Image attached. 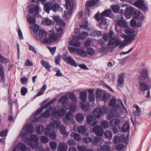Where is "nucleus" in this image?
<instances>
[{
    "label": "nucleus",
    "instance_id": "46",
    "mask_svg": "<svg viewBox=\"0 0 151 151\" xmlns=\"http://www.w3.org/2000/svg\"><path fill=\"white\" fill-rule=\"evenodd\" d=\"M111 7L112 12L115 13H117L120 9L119 7L116 5H112Z\"/></svg>",
    "mask_w": 151,
    "mask_h": 151
},
{
    "label": "nucleus",
    "instance_id": "43",
    "mask_svg": "<svg viewBox=\"0 0 151 151\" xmlns=\"http://www.w3.org/2000/svg\"><path fill=\"white\" fill-rule=\"evenodd\" d=\"M86 128L83 126H80L78 129V132L82 134H84L86 131Z\"/></svg>",
    "mask_w": 151,
    "mask_h": 151
},
{
    "label": "nucleus",
    "instance_id": "31",
    "mask_svg": "<svg viewBox=\"0 0 151 151\" xmlns=\"http://www.w3.org/2000/svg\"><path fill=\"white\" fill-rule=\"evenodd\" d=\"M0 75L2 81L4 83L5 82V76L4 68L1 64L0 65Z\"/></svg>",
    "mask_w": 151,
    "mask_h": 151
},
{
    "label": "nucleus",
    "instance_id": "37",
    "mask_svg": "<svg viewBox=\"0 0 151 151\" xmlns=\"http://www.w3.org/2000/svg\"><path fill=\"white\" fill-rule=\"evenodd\" d=\"M42 22L44 24L47 25H50L54 23L52 20L47 18L43 19L42 20Z\"/></svg>",
    "mask_w": 151,
    "mask_h": 151
},
{
    "label": "nucleus",
    "instance_id": "12",
    "mask_svg": "<svg viewBox=\"0 0 151 151\" xmlns=\"http://www.w3.org/2000/svg\"><path fill=\"white\" fill-rule=\"evenodd\" d=\"M51 108L50 107L48 109H47L45 112L43 114H42L40 116L36 118L35 121L36 122H38L40 121L41 120V117L45 118H47L50 116V111L51 110Z\"/></svg>",
    "mask_w": 151,
    "mask_h": 151
},
{
    "label": "nucleus",
    "instance_id": "29",
    "mask_svg": "<svg viewBox=\"0 0 151 151\" xmlns=\"http://www.w3.org/2000/svg\"><path fill=\"white\" fill-rule=\"evenodd\" d=\"M16 147L18 150L22 151H24L27 148L26 146L22 143H18Z\"/></svg>",
    "mask_w": 151,
    "mask_h": 151
},
{
    "label": "nucleus",
    "instance_id": "62",
    "mask_svg": "<svg viewBox=\"0 0 151 151\" xmlns=\"http://www.w3.org/2000/svg\"><path fill=\"white\" fill-rule=\"evenodd\" d=\"M100 109H101L102 115L107 113L108 110V108L105 106H103L101 108H100Z\"/></svg>",
    "mask_w": 151,
    "mask_h": 151
},
{
    "label": "nucleus",
    "instance_id": "35",
    "mask_svg": "<svg viewBox=\"0 0 151 151\" xmlns=\"http://www.w3.org/2000/svg\"><path fill=\"white\" fill-rule=\"evenodd\" d=\"M53 129L51 128L50 125L47 126V127L45 129H44L43 134L47 136H49L50 134V132Z\"/></svg>",
    "mask_w": 151,
    "mask_h": 151
},
{
    "label": "nucleus",
    "instance_id": "55",
    "mask_svg": "<svg viewBox=\"0 0 151 151\" xmlns=\"http://www.w3.org/2000/svg\"><path fill=\"white\" fill-rule=\"evenodd\" d=\"M43 127L41 126L37 127L36 129V132L39 134L43 133Z\"/></svg>",
    "mask_w": 151,
    "mask_h": 151
},
{
    "label": "nucleus",
    "instance_id": "44",
    "mask_svg": "<svg viewBox=\"0 0 151 151\" xmlns=\"http://www.w3.org/2000/svg\"><path fill=\"white\" fill-rule=\"evenodd\" d=\"M50 147L51 150L55 151L57 147V144L54 141H51L49 142Z\"/></svg>",
    "mask_w": 151,
    "mask_h": 151
},
{
    "label": "nucleus",
    "instance_id": "59",
    "mask_svg": "<svg viewBox=\"0 0 151 151\" xmlns=\"http://www.w3.org/2000/svg\"><path fill=\"white\" fill-rule=\"evenodd\" d=\"M116 99H112L110 101L109 103V105L110 106L114 107L116 106Z\"/></svg>",
    "mask_w": 151,
    "mask_h": 151
},
{
    "label": "nucleus",
    "instance_id": "3",
    "mask_svg": "<svg viewBox=\"0 0 151 151\" xmlns=\"http://www.w3.org/2000/svg\"><path fill=\"white\" fill-rule=\"evenodd\" d=\"M34 131V127L31 124H26L21 132V136L23 137L25 135L29 133H32Z\"/></svg>",
    "mask_w": 151,
    "mask_h": 151
},
{
    "label": "nucleus",
    "instance_id": "11",
    "mask_svg": "<svg viewBox=\"0 0 151 151\" xmlns=\"http://www.w3.org/2000/svg\"><path fill=\"white\" fill-rule=\"evenodd\" d=\"M32 7L29 10V13L31 14L34 13V16H36L38 14L40 9L38 5L37 4H32Z\"/></svg>",
    "mask_w": 151,
    "mask_h": 151
},
{
    "label": "nucleus",
    "instance_id": "6",
    "mask_svg": "<svg viewBox=\"0 0 151 151\" xmlns=\"http://www.w3.org/2000/svg\"><path fill=\"white\" fill-rule=\"evenodd\" d=\"M67 109L66 107H63L57 110L55 109L52 111V115L56 117H61L64 115Z\"/></svg>",
    "mask_w": 151,
    "mask_h": 151
},
{
    "label": "nucleus",
    "instance_id": "13",
    "mask_svg": "<svg viewBox=\"0 0 151 151\" xmlns=\"http://www.w3.org/2000/svg\"><path fill=\"white\" fill-rule=\"evenodd\" d=\"M141 74L140 77L138 78V80L145 81L148 78L147 69L146 68L142 69L141 71Z\"/></svg>",
    "mask_w": 151,
    "mask_h": 151
},
{
    "label": "nucleus",
    "instance_id": "60",
    "mask_svg": "<svg viewBox=\"0 0 151 151\" xmlns=\"http://www.w3.org/2000/svg\"><path fill=\"white\" fill-rule=\"evenodd\" d=\"M35 18L33 17H30L27 19L28 22L31 24H35Z\"/></svg>",
    "mask_w": 151,
    "mask_h": 151
},
{
    "label": "nucleus",
    "instance_id": "25",
    "mask_svg": "<svg viewBox=\"0 0 151 151\" xmlns=\"http://www.w3.org/2000/svg\"><path fill=\"white\" fill-rule=\"evenodd\" d=\"M97 1L95 0H91L87 1L86 2V6L87 9H88L90 7L97 4Z\"/></svg>",
    "mask_w": 151,
    "mask_h": 151
},
{
    "label": "nucleus",
    "instance_id": "22",
    "mask_svg": "<svg viewBox=\"0 0 151 151\" xmlns=\"http://www.w3.org/2000/svg\"><path fill=\"white\" fill-rule=\"evenodd\" d=\"M61 34L60 33L55 34L52 33L49 36V37L51 39L53 42H55L58 40L60 38Z\"/></svg>",
    "mask_w": 151,
    "mask_h": 151
},
{
    "label": "nucleus",
    "instance_id": "4",
    "mask_svg": "<svg viewBox=\"0 0 151 151\" xmlns=\"http://www.w3.org/2000/svg\"><path fill=\"white\" fill-rule=\"evenodd\" d=\"M134 5L140 9L143 12H145L148 10L147 5L143 0H138L134 3Z\"/></svg>",
    "mask_w": 151,
    "mask_h": 151
},
{
    "label": "nucleus",
    "instance_id": "17",
    "mask_svg": "<svg viewBox=\"0 0 151 151\" xmlns=\"http://www.w3.org/2000/svg\"><path fill=\"white\" fill-rule=\"evenodd\" d=\"M134 12V9L132 7H128L126 9L124 16L127 19H129L131 17L132 15Z\"/></svg>",
    "mask_w": 151,
    "mask_h": 151
},
{
    "label": "nucleus",
    "instance_id": "61",
    "mask_svg": "<svg viewBox=\"0 0 151 151\" xmlns=\"http://www.w3.org/2000/svg\"><path fill=\"white\" fill-rule=\"evenodd\" d=\"M9 61V60L2 56L0 54V62L2 63H7Z\"/></svg>",
    "mask_w": 151,
    "mask_h": 151
},
{
    "label": "nucleus",
    "instance_id": "5",
    "mask_svg": "<svg viewBox=\"0 0 151 151\" xmlns=\"http://www.w3.org/2000/svg\"><path fill=\"white\" fill-rule=\"evenodd\" d=\"M96 95L97 98L105 102H106L109 98V94L103 91L97 90L96 91Z\"/></svg>",
    "mask_w": 151,
    "mask_h": 151
},
{
    "label": "nucleus",
    "instance_id": "26",
    "mask_svg": "<svg viewBox=\"0 0 151 151\" xmlns=\"http://www.w3.org/2000/svg\"><path fill=\"white\" fill-rule=\"evenodd\" d=\"M76 52L79 56L83 57H85L87 55L86 50L82 49H77Z\"/></svg>",
    "mask_w": 151,
    "mask_h": 151
},
{
    "label": "nucleus",
    "instance_id": "64",
    "mask_svg": "<svg viewBox=\"0 0 151 151\" xmlns=\"http://www.w3.org/2000/svg\"><path fill=\"white\" fill-rule=\"evenodd\" d=\"M124 145L122 144H119L116 146V149L118 151H121L122 150L124 147Z\"/></svg>",
    "mask_w": 151,
    "mask_h": 151
},
{
    "label": "nucleus",
    "instance_id": "51",
    "mask_svg": "<svg viewBox=\"0 0 151 151\" xmlns=\"http://www.w3.org/2000/svg\"><path fill=\"white\" fill-rule=\"evenodd\" d=\"M101 125L103 128L106 129L109 127V123L107 121L104 120L101 122Z\"/></svg>",
    "mask_w": 151,
    "mask_h": 151
},
{
    "label": "nucleus",
    "instance_id": "7",
    "mask_svg": "<svg viewBox=\"0 0 151 151\" xmlns=\"http://www.w3.org/2000/svg\"><path fill=\"white\" fill-rule=\"evenodd\" d=\"M128 35V39L130 41L133 40L134 37H136L137 34H135V31L134 29L130 28L127 29L124 31Z\"/></svg>",
    "mask_w": 151,
    "mask_h": 151
},
{
    "label": "nucleus",
    "instance_id": "19",
    "mask_svg": "<svg viewBox=\"0 0 151 151\" xmlns=\"http://www.w3.org/2000/svg\"><path fill=\"white\" fill-rule=\"evenodd\" d=\"M93 131L99 136H102L104 133L102 129L99 126H97L94 127L93 129Z\"/></svg>",
    "mask_w": 151,
    "mask_h": 151
},
{
    "label": "nucleus",
    "instance_id": "9",
    "mask_svg": "<svg viewBox=\"0 0 151 151\" xmlns=\"http://www.w3.org/2000/svg\"><path fill=\"white\" fill-rule=\"evenodd\" d=\"M125 74L121 73L118 75L117 85L118 88H123L124 86V78Z\"/></svg>",
    "mask_w": 151,
    "mask_h": 151
},
{
    "label": "nucleus",
    "instance_id": "45",
    "mask_svg": "<svg viewBox=\"0 0 151 151\" xmlns=\"http://www.w3.org/2000/svg\"><path fill=\"white\" fill-rule=\"evenodd\" d=\"M101 140V138L99 137H96L92 141V143L94 145H96L98 143L100 142Z\"/></svg>",
    "mask_w": 151,
    "mask_h": 151
},
{
    "label": "nucleus",
    "instance_id": "48",
    "mask_svg": "<svg viewBox=\"0 0 151 151\" xmlns=\"http://www.w3.org/2000/svg\"><path fill=\"white\" fill-rule=\"evenodd\" d=\"M69 99L74 103H76V97L73 93L69 94Z\"/></svg>",
    "mask_w": 151,
    "mask_h": 151
},
{
    "label": "nucleus",
    "instance_id": "42",
    "mask_svg": "<svg viewBox=\"0 0 151 151\" xmlns=\"http://www.w3.org/2000/svg\"><path fill=\"white\" fill-rule=\"evenodd\" d=\"M56 100V99H55L49 102L48 103L45 104L43 106L41 107V110H43L44 109L47 108L51 105Z\"/></svg>",
    "mask_w": 151,
    "mask_h": 151
},
{
    "label": "nucleus",
    "instance_id": "1",
    "mask_svg": "<svg viewBox=\"0 0 151 151\" xmlns=\"http://www.w3.org/2000/svg\"><path fill=\"white\" fill-rule=\"evenodd\" d=\"M30 139L34 142L32 143L29 141V138H26L25 140V143L30 146L32 148L35 149L38 145L39 139L38 137L35 135L32 134L30 135Z\"/></svg>",
    "mask_w": 151,
    "mask_h": 151
},
{
    "label": "nucleus",
    "instance_id": "53",
    "mask_svg": "<svg viewBox=\"0 0 151 151\" xmlns=\"http://www.w3.org/2000/svg\"><path fill=\"white\" fill-rule=\"evenodd\" d=\"M73 114L70 112H68L65 115L66 119L68 121L70 120L73 118Z\"/></svg>",
    "mask_w": 151,
    "mask_h": 151
},
{
    "label": "nucleus",
    "instance_id": "23",
    "mask_svg": "<svg viewBox=\"0 0 151 151\" xmlns=\"http://www.w3.org/2000/svg\"><path fill=\"white\" fill-rule=\"evenodd\" d=\"M67 145L66 144L60 142L59 143L58 146V151H67Z\"/></svg>",
    "mask_w": 151,
    "mask_h": 151
},
{
    "label": "nucleus",
    "instance_id": "41",
    "mask_svg": "<svg viewBox=\"0 0 151 151\" xmlns=\"http://www.w3.org/2000/svg\"><path fill=\"white\" fill-rule=\"evenodd\" d=\"M70 136H73V137L74 138L76 141H81V137L78 134L76 133H71L70 134Z\"/></svg>",
    "mask_w": 151,
    "mask_h": 151
},
{
    "label": "nucleus",
    "instance_id": "52",
    "mask_svg": "<svg viewBox=\"0 0 151 151\" xmlns=\"http://www.w3.org/2000/svg\"><path fill=\"white\" fill-rule=\"evenodd\" d=\"M129 129V126L128 124L126 123L122 127V130L123 132H127Z\"/></svg>",
    "mask_w": 151,
    "mask_h": 151
},
{
    "label": "nucleus",
    "instance_id": "14",
    "mask_svg": "<svg viewBox=\"0 0 151 151\" xmlns=\"http://www.w3.org/2000/svg\"><path fill=\"white\" fill-rule=\"evenodd\" d=\"M133 17L141 21H143L145 19V17L143 14L139 11L134 12L133 14Z\"/></svg>",
    "mask_w": 151,
    "mask_h": 151
},
{
    "label": "nucleus",
    "instance_id": "36",
    "mask_svg": "<svg viewBox=\"0 0 151 151\" xmlns=\"http://www.w3.org/2000/svg\"><path fill=\"white\" fill-rule=\"evenodd\" d=\"M85 102H82L81 104V109L84 111H88L90 108V104L88 103H86L84 104Z\"/></svg>",
    "mask_w": 151,
    "mask_h": 151
},
{
    "label": "nucleus",
    "instance_id": "32",
    "mask_svg": "<svg viewBox=\"0 0 151 151\" xmlns=\"http://www.w3.org/2000/svg\"><path fill=\"white\" fill-rule=\"evenodd\" d=\"M65 62L72 65L74 66V67H76L77 66L74 60L70 56L67 57V59Z\"/></svg>",
    "mask_w": 151,
    "mask_h": 151
},
{
    "label": "nucleus",
    "instance_id": "18",
    "mask_svg": "<svg viewBox=\"0 0 151 151\" xmlns=\"http://www.w3.org/2000/svg\"><path fill=\"white\" fill-rule=\"evenodd\" d=\"M127 139L125 138V135H121L120 137L118 136H116L114 137L113 139V141L114 143L117 144L120 141L122 142H126Z\"/></svg>",
    "mask_w": 151,
    "mask_h": 151
},
{
    "label": "nucleus",
    "instance_id": "40",
    "mask_svg": "<svg viewBox=\"0 0 151 151\" xmlns=\"http://www.w3.org/2000/svg\"><path fill=\"white\" fill-rule=\"evenodd\" d=\"M87 96L86 93L85 91L81 92L80 94V99L82 101V102H85Z\"/></svg>",
    "mask_w": 151,
    "mask_h": 151
},
{
    "label": "nucleus",
    "instance_id": "24",
    "mask_svg": "<svg viewBox=\"0 0 151 151\" xmlns=\"http://www.w3.org/2000/svg\"><path fill=\"white\" fill-rule=\"evenodd\" d=\"M120 122V120L118 118L114 119L111 121L110 125L112 127H115L117 126Z\"/></svg>",
    "mask_w": 151,
    "mask_h": 151
},
{
    "label": "nucleus",
    "instance_id": "15",
    "mask_svg": "<svg viewBox=\"0 0 151 151\" xmlns=\"http://www.w3.org/2000/svg\"><path fill=\"white\" fill-rule=\"evenodd\" d=\"M119 20H118L116 23L117 25L122 28L125 27L127 26L125 20H124L123 17L122 15L119 16L118 17Z\"/></svg>",
    "mask_w": 151,
    "mask_h": 151
},
{
    "label": "nucleus",
    "instance_id": "58",
    "mask_svg": "<svg viewBox=\"0 0 151 151\" xmlns=\"http://www.w3.org/2000/svg\"><path fill=\"white\" fill-rule=\"evenodd\" d=\"M41 64L42 65L47 69H50L51 67V66L48 63L45 61L44 60L42 61Z\"/></svg>",
    "mask_w": 151,
    "mask_h": 151
},
{
    "label": "nucleus",
    "instance_id": "57",
    "mask_svg": "<svg viewBox=\"0 0 151 151\" xmlns=\"http://www.w3.org/2000/svg\"><path fill=\"white\" fill-rule=\"evenodd\" d=\"M33 32L34 33V35H36V33L39 29V26L36 24H34L32 26Z\"/></svg>",
    "mask_w": 151,
    "mask_h": 151
},
{
    "label": "nucleus",
    "instance_id": "21",
    "mask_svg": "<svg viewBox=\"0 0 151 151\" xmlns=\"http://www.w3.org/2000/svg\"><path fill=\"white\" fill-rule=\"evenodd\" d=\"M139 86V89L142 91L147 90L148 89V86L145 83L143 82L142 81H138Z\"/></svg>",
    "mask_w": 151,
    "mask_h": 151
},
{
    "label": "nucleus",
    "instance_id": "27",
    "mask_svg": "<svg viewBox=\"0 0 151 151\" xmlns=\"http://www.w3.org/2000/svg\"><path fill=\"white\" fill-rule=\"evenodd\" d=\"M79 39L77 38L76 40L73 38L72 40L70 42V44L71 46H74L77 47L79 46L80 45V42H79Z\"/></svg>",
    "mask_w": 151,
    "mask_h": 151
},
{
    "label": "nucleus",
    "instance_id": "63",
    "mask_svg": "<svg viewBox=\"0 0 151 151\" xmlns=\"http://www.w3.org/2000/svg\"><path fill=\"white\" fill-rule=\"evenodd\" d=\"M92 139L90 137H85L83 138V141L85 143H87L90 142H92Z\"/></svg>",
    "mask_w": 151,
    "mask_h": 151
},
{
    "label": "nucleus",
    "instance_id": "34",
    "mask_svg": "<svg viewBox=\"0 0 151 151\" xmlns=\"http://www.w3.org/2000/svg\"><path fill=\"white\" fill-rule=\"evenodd\" d=\"M93 113L94 116L98 118L99 117L102 115L101 109L99 108L95 109L93 111Z\"/></svg>",
    "mask_w": 151,
    "mask_h": 151
},
{
    "label": "nucleus",
    "instance_id": "38",
    "mask_svg": "<svg viewBox=\"0 0 151 151\" xmlns=\"http://www.w3.org/2000/svg\"><path fill=\"white\" fill-rule=\"evenodd\" d=\"M59 101L63 105H64L66 104L68 102V99L66 96H64L60 97Z\"/></svg>",
    "mask_w": 151,
    "mask_h": 151
},
{
    "label": "nucleus",
    "instance_id": "49",
    "mask_svg": "<svg viewBox=\"0 0 151 151\" xmlns=\"http://www.w3.org/2000/svg\"><path fill=\"white\" fill-rule=\"evenodd\" d=\"M111 12V11L110 10H106L101 14V16L103 14V17H108Z\"/></svg>",
    "mask_w": 151,
    "mask_h": 151
},
{
    "label": "nucleus",
    "instance_id": "54",
    "mask_svg": "<svg viewBox=\"0 0 151 151\" xmlns=\"http://www.w3.org/2000/svg\"><path fill=\"white\" fill-rule=\"evenodd\" d=\"M49 138L45 136H43L41 137V142L43 143H45L48 142L49 141Z\"/></svg>",
    "mask_w": 151,
    "mask_h": 151
},
{
    "label": "nucleus",
    "instance_id": "16",
    "mask_svg": "<svg viewBox=\"0 0 151 151\" xmlns=\"http://www.w3.org/2000/svg\"><path fill=\"white\" fill-rule=\"evenodd\" d=\"M87 123L92 126L95 125L97 122V120L95 117L92 115H89L87 118Z\"/></svg>",
    "mask_w": 151,
    "mask_h": 151
},
{
    "label": "nucleus",
    "instance_id": "30",
    "mask_svg": "<svg viewBox=\"0 0 151 151\" xmlns=\"http://www.w3.org/2000/svg\"><path fill=\"white\" fill-rule=\"evenodd\" d=\"M60 124V122L58 121L54 120L52 121L49 125L53 129L55 127L56 128H58Z\"/></svg>",
    "mask_w": 151,
    "mask_h": 151
},
{
    "label": "nucleus",
    "instance_id": "20",
    "mask_svg": "<svg viewBox=\"0 0 151 151\" xmlns=\"http://www.w3.org/2000/svg\"><path fill=\"white\" fill-rule=\"evenodd\" d=\"M120 44V41L115 37L111 39L108 43L109 46L114 45L116 47L119 46Z\"/></svg>",
    "mask_w": 151,
    "mask_h": 151
},
{
    "label": "nucleus",
    "instance_id": "8",
    "mask_svg": "<svg viewBox=\"0 0 151 151\" xmlns=\"http://www.w3.org/2000/svg\"><path fill=\"white\" fill-rule=\"evenodd\" d=\"M47 35V33L44 29H41L39 31V35H34V37L37 40L42 41L43 39L46 37Z\"/></svg>",
    "mask_w": 151,
    "mask_h": 151
},
{
    "label": "nucleus",
    "instance_id": "56",
    "mask_svg": "<svg viewBox=\"0 0 151 151\" xmlns=\"http://www.w3.org/2000/svg\"><path fill=\"white\" fill-rule=\"evenodd\" d=\"M105 135L107 138L111 139L112 137V134L110 130L106 131L105 133Z\"/></svg>",
    "mask_w": 151,
    "mask_h": 151
},
{
    "label": "nucleus",
    "instance_id": "10",
    "mask_svg": "<svg viewBox=\"0 0 151 151\" xmlns=\"http://www.w3.org/2000/svg\"><path fill=\"white\" fill-rule=\"evenodd\" d=\"M65 6L67 10L68 11V14L69 16L71 15L73 7V3L72 0H65Z\"/></svg>",
    "mask_w": 151,
    "mask_h": 151
},
{
    "label": "nucleus",
    "instance_id": "28",
    "mask_svg": "<svg viewBox=\"0 0 151 151\" xmlns=\"http://www.w3.org/2000/svg\"><path fill=\"white\" fill-rule=\"evenodd\" d=\"M100 150L101 151H110L111 148L107 142L105 144L101 146Z\"/></svg>",
    "mask_w": 151,
    "mask_h": 151
},
{
    "label": "nucleus",
    "instance_id": "50",
    "mask_svg": "<svg viewBox=\"0 0 151 151\" xmlns=\"http://www.w3.org/2000/svg\"><path fill=\"white\" fill-rule=\"evenodd\" d=\"M47 88V86L46 85H44L41 88L40 91L37 93V96H39L42 94L45 90Z\"/></svg>",
    "mask_w": 151,
    "mask_h": 151
},
{
    "label": "nucleus",
    "instance_id": "33",
    "mask_svg": "<svg viewBox=\"0 0 151 151\" xmlns=\"http://www.w3.org/2000/svg\"><path fill=\"white\" fill-rule=\"evenodd\" d=\"M75 118L77 122L81 124L84 119L83 115L82 114H78L76 115Z\"/></svg>",
    "mask_w": 151,
    "mask_h": 151
},
{
    "label": "nucleus",
    "instance_id": "2",
    "mask_svg": "<svg viewBox=\"0 0 151 151\" xmlns=\"http://www.w3.org/2000/svg\"><path fill=\"white\" fill-rule=\"evenodd\" d=\"M60 7L59 5L57 4H54L53 5L52 4L50 3L45 4L44 6V9L45 12L49 13L51 9L54 12H56L58 10Z\"/></svg>",
    "mask_w": 151,
    "mask_h": 151
},
{
    "label": "nucleus",
    "instance_id": "39",
    "mask_svg": "<svg viewBox=\"0 0 151 151\" xmlns=\"http://www.w3.org/2000/svg\"><path fill=\"white\" fill-rule=\"evenodd\" d=\"M101 31L97 30H95L92 32L89 35L93 37H95L96 36L99 37L101 36Z\"/></svg>",
    "mask_w": 151,
    "mask_h": 151
},
{
    "label": "nucleus",
    "instance_id": "47",
    "mask_svg": "<svg viewBox=\"0 0 151 151\" xmlns=\"http://www.w3.org/2000/svg\"><path fill=\"white\" fill-rule=\"evenodd\" d=\"M88 35V33L83 31L81 33H80L78 35V38L81 39H83L86 38Z\"/></svg>",
    "mask_w": 151,
    "mask_h": 151
}]
</instances>
